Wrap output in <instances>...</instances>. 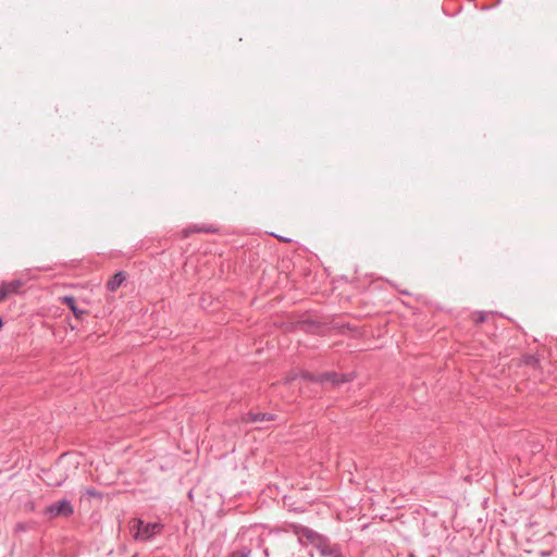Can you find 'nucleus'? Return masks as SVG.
I'll return each mask as SVG.
<instances>
[{
	"label": "nucleus",
	"instance_id": "f257e3e1",
	"mask_svg": "<svg viewBox=\"0 0 557 557\" xmlns=\"http://www.w3.org/2000/svg\"><path fill=\"white\" fill-rule=\"evenodd\" d=\"M300 540L305 545H311L322 557H344L339 548L330 544L321 535L310 530H304Z\"/></svg>",
	"mask_w": 557,
	"mask_h": 557
},
{
	"label": "nucleus",
	"instance_id": "f03ea898",
	"mask_svg": "<svg viewBox=\"0 0 557 557\" xmlns=\"http://www.w3.org/2000/svg\"><path fill=\"white\" fill-rule=\"evenodd\" d=\"M128 525L129 531L136 541H147L161 531V524L144 523L143 520L137 518L132 519Z\"/></svg>",
	"mask_w": 557,
	"mask_h": 557
},
{
	"label": "nucleus",
	"instance_id": "7ed1b4c3",
	"mask_svg": "<svg viewBox=\"0 0 557 557\" xmlns=\"http://www.w3.org/2000/svg\"><path fill=\"white\" fill-rule=\"evenodd\" d=\"M72 513L73 507L66 499L52 504L45 509V515L48 516L50 519L55 517H69Z\"/></svg>",
	"mask_w": 557,
	"mask_h": 557
},
{
	"label": "nucleus",
	"instance_id": "20e7f679",
	"mask_svg": "<svg viewBox=\"0 0 557 557\" xmlns=\"http://www.w3.org/2000/svg\"><path fill=\"white\" fill-rule=\"evenodd\" d=\"M44 481L51 486H59L66 480V474L60 465L44 472Z\"/></svg>",
	"mask_w": 557,
	"mask_h": 557
},
{
	"label": "nucleus",
	"instance_id": "39448f33",
	"mask_svg": "<svg viewBox=\"0 0 557 557\" xmlns=\"http://www.w3.org/2000/svg\"><path fill=\"white\" fill-rule=\"evenodd\" d=\"M23 285L21 280L3 282L0 286V302L13 294H18Z\"/></svg>",
	"mask_w": 557,
	"mask_h": 557
},
{
	"label": "nucleus",
	"instance_id": "423d86ee",
	"mask_svg": "<svg viewBox=\"0 0 557 557\" xmlns=\"http://www.w3.org/2000/svg\"><path fill=\"white\" fill-rule=\"evenodd\" d=\"M351 380H352V375L351 374L339 375V374H337L335 372L324 373V374H322L319 377V381H321V382H323V381L332 382L334 385H338V384L344 383V382H349Z\"/></svg>",
	"mask_w": 557,
	"mask_h": 557
},
{
	"label": "nucleus",
	"instance_id": "0eeeda50",
	"mask_svg": "<svg viewBox=\"0 0 557 557\" xmlns=\"http://www.w3.org/2000/svg\"><path fill=\"white\" fill-rule=\"evenodd\" d=\"M60 300L62 304H65L69 306V308L74 313L76 319H82L85 314H87V311L81 310L77 308L74 297L64 296V297H61Z\"/></svg>",
	"mask_w": 557,
	"mask_h": 557
},
{
	"label": "nucleus",
	"instance_id": "6e6552de",
	"mask_svg": "<svg viewBox=\"0 0 557 557\" xmlns=\"http://www.w3.org/2000/svg\"><path fill=\"white\" fill-rule=\"evenodd\" d=\"M126 275L124 272H117L115 273L107 283V288L110 292H115L122 283L125 281Z\"/></svg>",
	"mask_w": 557,
	"mask_h": 557
},
{
	"label": "nucleus",
	"instance_id": "1a4fd4ad",
	"mask_svg": "<svg viewBox=\"0 0 557 557\" xmlns=\"http://www.w3.org/2000/svg\"><path fill=\"white\" fill-rule=\"evenodd\" d=\"M249 420L252 421V422H259V421H270V420H273V417L271 414H268V413H250L249 414Z\"/></svg>",
	"mask_w": 557,
	"mask_h": 557
},
{
	"label": "nucleus",
	"instance_id": "9d476101",
	"mask_svg": "<svg viewBox=\"0 0 557 557\" xmlns=\"http://www.w3.org/2000/svg\"><path fill=\"white\" fill-rule=\"evenodd\" d=\"M485 318H486V315L483 312H476V313L473 314V321L475 323L483 322L485 320Z\"/></svg>",
	"mask_w": 557,
	"mask_h": 557
},
{
	"label": "nucleus",
	"instance_id": "9b49d317",
	"mask_svg": "<svg viewBox=\"0 0 557 557\" xmlns=\"http://www.w3.org/2000/svg\"><path fill=\"white\" fill-rule=\"evenodd\" d=\"M545 540V542H550L553 540V534L552 533H546L543 537Z\"/></svg>",
	"mask_w": 557,
	"mask_h": 557
},
{
	"label": "nucleus",
	"instance_id": "f8f14e48",
	"mask_svg": "<svg viewBox=\"0 0 557 557\" xmlns=\"http://www.w3.org/2000/svg\"><path fill=\"white\" fill-rule=\"evenodd\" d=\"M191 232H195V230H189V228H188V230H184V231H183V236H184V237H187V236H189V234H190Z\"/></svg>",
	"mask_w": 557,
	"mask_h": 557
},
{
	"label": "nucleus",
	"instance_id": "ddd939ff",
	"mask_svg": "<svg viewBox=\"0 0 557 557\" xmlns=\"http://www.w3.org/2000/svg\"><path fill=\"white\" fill-rule=\"evenodd\" d=\"M86 494L92 497L98 495L94 490H87Z\"/></svg>",
	"mask_w": 557,
	"mask_h": 557
},
{
	"label": "nucleus",
	"instance_id": "4468645a",
	"mask_svg": "<svg viewBox=\"0 0 557 557\" xmlns=\"http://www.w3.org/2000/svg\"><path fill=\"white\" fill-rule=\"evenodd\" d=\"M233 557H247V556L242 553H235V554H233Z\"/></svg>",
	"mask_w": 557,
	"mask_h": 557
},
{
	"label": "nucleus",
	"instance_id": "2eb2a0df",
	"mask_svg": "<svg viewBox=\"0 0 557 557\" xmlns=\"http://www.w3.org/2000/svg\"><path fill=\"white\" fill-rule=\"evenodd\" d=\"M549 552H542V555H548Z\"/></svg>",
	"mask_w": 557,
	"mask_h": 557
},
{
	"label": "nucleus",
	"instance_id": "dca6fc26",
	"mask_svg": "<svg viewBox=\"0 0 557 557\" xmlns=\"http://www.w3.org/2000/svg\"><path fill=\"white\" fill-rule=\"evenodd\" d=\"M3 323H2V320L0 319V329L2 327Z\"/></svg>",
	"mask_w": 557,
	"mask_h": 557
}]
</instances>
